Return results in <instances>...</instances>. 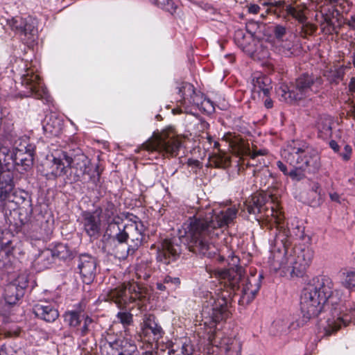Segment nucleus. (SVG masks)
Returning a JSON list of instances; mask_svg holds the SVG:
<instances>
[{"label": "nucleus", "mask_w": 355, "mask_h": 355, "mask_svg": "<svg viewBox=\"0 0 355 355\" xmlns=\"http://www.w3.org/2000/svg\"><path fill=\"white\" fill-rule=\"evenodd\" d=\"M270 222L275 225L272 228L271 251L274 252L270 261V268L279 272L281 276H300L312 262L314 251L309 245H299L294 249V254L288 255V249L298 240L309 241L304 234V227L284 221L279 212L270 210Z\"/></svg>", "instance_id": "nucleus-1"}, {"label": "nucleus", "mask_w": 355, "mask_h": 355, "mask_svg": "<svg viewBox=\"0 0 355 355\" xmlns=\"http://www.w3.org/2000/svg\"><path fill=\"white\" fill-rule=\"evenodd\" d=\"M237 213L234 207H217L199 213L182 224L178 231L179 240L193 253L211 258L217 249L210 240L233 223Z\"/></svg>", "instance_id": "nucleus-2"}, {"label": "nucleus", "mask_w": 355, "mask_h": 355, "mask_svg": "<svg viewBox=\"0 0 355 355\" xmlns=\"http://www.w3.org/2000/svg\"><path fill=\"white\" fill-rule=\"evenodd\" d=\"M223 293L217 299L210 298L205 301L201 312L202 320L205 326H209V344L211 345V353L218 355H241V343L236 338L222 337L220 332H216L214 327L219 322L225 320L230 314L228 303L230 297ZM208 353L211 349L208 348Z\"/></svg>", "instance_id": "nucleus-3"}, {"label": "nucleus", "mask_w": 355, "mask_h": 355, "mask_svg": "<svg viewBox=\"0 0 355 355\" xmlns=\"http://www.w3.org/2000/svg\"><path fill=\"white\" fill-rule=\"evenodd\" d=\"M340 289H334L330 277L320 275L312 278L302 291L300 309L303 318L309 320L317 317L331 303L337 304L342 299Z\"/></svg>", "instance_id": "nucleus-4"}, {"label": "nucleus", "mask_w": 355, "mask_h": 355, "mask_svg": "<svg viewBox=\"0 0 355 355\" xmlns=\"http://www.w3.org/2000/svg\"><path fill=\"white\" fill-rule=\"evenodd\" d=\"M216 277L220 281V284L224 287L230 288L231 291H222L214 296L211 293L206 295V300L209 301L210 298L217 299L222 294L226 293L230 297V305L232 293L233 295L239 296V303L241 305H247L250 304L257 295L261 285V280L263 278L262 274L257 275L256 272H251L249 276H244L242 268L234 270L231 269H218L215 271Z\"/></svg>", "instance_id": "nucleus-5"}, {"label": "nucleus", "mask_w": 355, "mask_h": 355, "mask_svg": "<svg viewBox=\"0 0 355 355\" xmlns=\"http://www.w3.org/2000/svg\"><path fill=\"white\" fill-rule=\"evenodd\" d=\"M282 159L293 168L287 176L293 181L299 182L304 178V171L315 172L320 167L318 152L304 141L293 140L282 150Z\"/></svg>", "instance_id": "nucleus-6"}, {"label": "nucleus", "mask_w": 355, "mask_h": 355, "mask_svg": "<svg viewBox=\"0 0 355 355\" xmlns=\"http://www.w3.org/2000/svg\"><path fill=\"white\" fill-rule=\"evenodd\" d=\"M144 230V226L140 220H129L126 223H119L118 218L108 225L106 232L110 238L119 243H127L126 252L120 255V257L125 258L128 254H133L141 246Z\"/></svg>", "instance_id": "nucleus-7"}, {"label": "nucleus", "mask_w": 355, "mask_h": 355, "mask_svg": "<svg viewBox=\"0 0 355 355\" xmlns=\"http://www.w3.org/2000/svg\"><path fill=\"white\" fill-rule=\"evenodd\" d=\"M19 220L22 225L28 226V232L31 239L36 241H46L49 239L53 232V223L46 217L39 214L32 218L31 205L28 207L19 208Z\"/></svg>", "instance_id": "nucleus-8"}, {"label": "nucleus", "mask_w": 355, "mask_h": 355, "mask_svg": "<svg viewBox=\"0 0 355 355\" xmlns=\"http://www.w3.org/2000/svg\"><path fill=\"white\" fill-rule=\"evenodd\" d=\"M101 297L105 301L114 302L119 308L146 297V292L135 282L123 283L114 289L104 291Z\"/></svg>", "instance_id": "nucleus-9"}, {"label": "nucleus", "mask_w": 355, "mask_h": 355, "mask_svg": "<svg viewBox=\"0 0 355 355\" xmlns=\"http://www.w3.org/2000/svg\"><path fill=\"white\" fill-rule=\"evenodd\" d=\"M322 84L320 78L309 74H303L296 79L295 85L284 86L282 89V97L288 103H293L310 97L318 91Z\"/></svg>", "instance_id": "nucleus-10"}, {"label": "nucleus", "mask_w": 355, "mask_h": 355, "mask_svg": "<svg viewBox=\"0 0 355 355\" xmlns=\"http://www.w3.org/2000/svg\"><path fill=\"white\" fill-rule=\"evenodd\" d=\"M11 143L7 139L0 137V157L2 159V170H8L13 175L12 169L21 166L26 171L33 164L34 152H20L10 150Z\"/></svg>", "instance_id": "nucleus-11"}, {"label": "nucleus", "mask_w": 355, "mask_h": 355, "mask_svg": "<svg viewBox=\"0 0 355 355\" xmlns=\"http://www.w3.org/2000/svg\"><path fill=\"white\" fill-rule=\"evenodd\" d=\"M11 143L7 139L0 137V157L2 159V170H8L13 175L12 169L21 166L26 171L33 164L34 152H20L10 150Z\"/></svg>", "instance_id": "nucleus-12"}, {"label": "nucleus", "mask_w": 355, "mask_h": 355, "mask_svg": "<svg viewBox=\"0 0 355 355\" xmlns=\"http://www.w3.org/2000/svg\"><path fill=\"white\" fill-rule=\"evenodd\" d=\"M180 146L181 141L173 131L164 132L161 136L142 144V147L149 152H158L171 157L178 155Z\"/></svg>", "instance_id": "nucleus-13"}, {"label": "nucleus", "mask_w": 355, "mask_h": 355, "mask_svg": "<svg viewBox=\"0 0 355 355\" xmlns=\"http://www.w3.org/2000/svg\"><path fill=\"white\" fill-rule=\"evenodd\" d=\"M4 23L12 31L20 36H24L28 40H33L37 33L36 20L29 16L25 18L19 16L8 19L1 18V25L3 26Z\"/></svg>", "instance_id": "nucleus-14"}, {"label": "nucleus", "mask_w": 355, "mask_h": 355, "mask_svg": "<svg viewBox=\"0 0 355 355\" xmlns=\"http://www.w3.org/2000/svg\"><path fill=\"white\" fill-rule=\"evenodd\" d=\"M70 167L74 175V181H91L96 183L99 179V174H97L96 177L94 175L96 171L93 169L89 159L84 154L77 155L71 158Z\"/></svg>", "instance_id": "nucleus-15"}, {"label": "nucleus", "mask_w": 355, "mask_h": 355, "mask_svg": "<svg viewBox=\"0 0 355 355\" xmlns=\"http://www.w3.org/2000/svg\"><path fill=\"white\" fill-rule=\"evenodd\" d=\"M21 84L28 89L24 96H31L45 101L47 103L50 101V96L46 89L43 86L40 76L35 73L32 70L27 69L26 73L22 76Z\"/></svg>", "instance_id": "nucleus-16"}, {"label": "nucleus", "mask_w": 355, "mask_h": 355, "mask_svg": "<svg viewBox=\"0 0 355 355\" xmlns=\"http://www.w3.org/2000/svg\"><path fill=\"white\" fill-rule=\"evenodd\" d=\"M266 198L262 195H256L252 197L251 200L248 201L246 205V208L249 214H262L263 217L266 218V221L268 223L270 229V232L271 233L272 228H275V225L270 222L271 212L270 210L273 209L274 211H278L283 217L284 221H285V218L284 214L275 206H271L270 209L266 207Z\"/></svg>", "instance_id": "nucleus-17"}, {"label": "nucleus", "mask_w": 355, "mask_h": 355, "mask_svg": "<svg viewBox=\"0 0 355 355\" xmlns=\"http://www.w3.org/2000/svg\"><path fill=\"white\" fill-rule=\"evenodd\" d=\"M96 260L88 254L80 255L78 260V269L83 282L89 284L93 282L96 274Z\"/></svg>", "instance_id": "nucleus-18"}, {"label": "nucleus", "mask_w": 355, "mask_h": 355, "mask_svg": "<svg viewBox=\"0 0 355 355\" xmlns=\"http://www.w3.org/2000/svg\"><path fill=\"white\" fill-rule=\"evenodd\" d=\"M182 252V247L175 240H165L162 248L157 252V259L164 264H169L175 261Z\"/></svg>", "instance_id": "nucleus-19"}, {"label": "nucleus", "mask_w": 355, "mask_h": 355, "mask_svg": "<svg viewBox=\"0 0 355 355\" xmlns=\"http://www.w3.org/2000/svg\"><path fill=\"white\" fill-rule=\"evenodd\" d=\"M71 157L64 152H62L56 157L52 155L50 173L55 177L62 176L67 173L68 168L71 166Z\"/></svg>", "instance_id": "nucleus-20"}, {"label": "nucleus", "mask_w": 355, "mask_h": 355, "mask_svg": "<svg viewBox=\"0 0 355 355\" xmlns=\"http://www.w3.org/2000/svg\"><path fill=\"white\" fill-rule=\"evenodd\" d=\"M194 87L190 83H183L178 88V94L180 96L179 102L186 113H191V107H194Z\"/></svg>", "instance_id": "nucleus-21"}, {"label": "nucleus", "mask_w": 355, "mask_h": 355, "mask_svg": "<svg viewBox=\"0 0 355 355\" xmlns=\"http://www.w3.org/2000/svg\"><path fill=\"white\" fill-rule=\"evenodd\" d=\"M82 223L84 230L89 237L97 238L101 230V220L98 216L94 213L84 212Z\"/></svg>", "instance_id": "nucleus-22"}, {"label": "nucleus", "mask_w": 355, "mask_h": 355, "mask_svg": "<svg viewBox=\"0 0 355 355\" xmlns=\"http://www.w3.org/2000/svg\"><path fill=\"white\" fill-rule=\"evenodd\" d=\"M33 313L37 318L49 322H54L59 315L55 306L47 302L35 304Z\"/></svg>", "instance_id": "nucleus-23"}, {"label": "nucleus", "mask_w": 355, "mask_h": 355, "mask_svg": "<svg viewBox=\"0 0 355 355\" xmlns=\"http://www.w3.org/2000/svg\"><path fill=\"white\" fill-rule=\"evenodd\" d=\"M251 83L253 94H258L260 97L261 94L263 96L270 94L272 85L271 80L268 77L259 73H254L252 77Z\"/></svg>", "instance_id": "nucleus-24"}, {"label": "nucleus", "mask_w": 355, "mask_h": 355, "mask_svg": "<svg viewBox=\"0 0 355 355\" xmlns=\"http://www.w3.org/2000/svg\"><path fill=\"white\" fill-rule=\"evenodd\" d=\"M55 256L59 257L58 249H46L42 251L33 261V266L37 270L48 268L53 263Z\"/></svg>", "instance_id": "nucleus-25"}, {"label": "nucleus", "mask_w": 355, "mask_h": 355, "mask_svg": "<svg viewBox=\"0 0 355 355\" xmlns=\"http://www.w3.org/2000/svg\"><path fill=\"white\" fill-rule=\"evenodd\" d=\"M350 314L352 315L350 318H348L347 315H345L343 316H338L336 319L334 318L332 319H328L327 327L326 328L327 334H331L333 332L338 331L342 325L346 326L352 318H355V302L354 304V307L350 308Z\"/></svg>", "instance_id": "nucleus-26"}, {"label": "nucleus", "mask_w": 355, "mask_h": 355, "mask_svg": "<svg viewBox=\"0 0 355 355\" xmlns=\"http://www.w3.org/2000/svg\"><path fill=\"white\" fill-rule=\"evenodd\" d=\"M11 242L0 241V269L7 268L11 264L13 258Z\"/></svg>", "instance_id": "nucleus-27"}, {"label": "nucleus", "mask_w": 355, "mask_h": 355, "mask_svg": "<svg viewBox=\"0 0 355 355\" xmlns=\"http://www.w3.org/2000/svg\"><path fill=\"white\" fill-rule=\"evenodd\" d=\"M333 120L329 116H321L318 121L319 137L323 139L329 138L332 134L331 125Z\"/></svg>", "instance_id": "nucleus-28"}, {"label": "nucleus", "mask_w": 355, "mask_h": 355, "mask_svg": "<svg viewBox=\"0 0 355 355\" xmlns=\"http://www.w3.org/2000/svg\"><path fill=\"white\" fill-rule=\"evenodd\" d=\"M99 209L100 214H101L102 217L107 220L108 225L111 223H114V219L119 218V221L121 220V218L116 216V208L114 204L111 201H104L101 207Z\"/></svg>", "instance_id": "nucleus-29"}, {"label": "nucleus", "mask_w": 355, "mask_h": 355, "mask_svg": "<svg viewBox=\"0 0 355 355\" xmlns=\"http://www.w3.org/2000/svg\"><path fill=\"white\" fill-rule=\"evenodd\" d=\"M109 347L116 352H123L125 350H129V345L134 344L128 341L127 339L121 338V337L114 338L112 336H109L106 338Z\"/></svg>", "instance_id": "nucleus-30"}, {"label": "nucleus", "mask_w": 355, "mask_h": 355, "mask_svg": "<svg viewBox=\"0 0 355 355\" xmlns=\"http://www.w3.org/2000/svg\"><path fill=\"white\" fill-rule=\"evenodd\" d=\"M144 328L146 330H150L153 334L154 340H159L162 337L163 331L162 327L156 322L155 316L149 315L146 318L144 321Z\"/></svg>", "instance_id": "nucleus-31"}, {"label": "nucleus", "mask_w": 355, "mask_h": 355, "mask_svg": "<svg viewBox=\"0 0 355 355\" xmlns=\"http://www.w3.org/2000/svg\"><path fill=\"white\" fill-rule=\"evenodd\" d=\"M23 296H18V289L15 286L9 283L5 288V306L15 304Z\"/></svg>", "instance_id": "nucleus-32"}, {"label": "nucleus", "mask_w": 355, "mask_h": 355, "mask_svg": "<svg viewBox=\"0 0 355 355\" xmlns=\"http://www.w3.org/2000/svg\"><path fill=\"white\" fill-rule=\"evenodd\" d=\"M275 44V49L279 53L286 57L293 55V43L289 38L283 40V42H277Z\"/></svg>", "instance_id": "nucleus-33"}, {"label": "nucleus", "mask_w": 355, "mask_h": 355, "mask_svg": "<svg viewBox=\"0 0 355 355\" xmlns=\"http://www.w3.org/2000/svg\"><path fill=\"white\" fill-rule=\"evenodd\" d=\"M64 321L71 327L76 328L81 324L83 319L80 313L76 311H69L64 314Z\"/></svg>", "instance_id": "nucleus-34"}, {"label": "nucleus", "mask_w": 355, "mask_h": 355, "mask_svg": "<svg viewBox=\"0 0 355 355\" xmlns=\"http://www.w3.org/2000/svg\"><path fill=\"white\" fill-rule=\"evenodd\" d=\"M82 319L83 320V325L76 327L75 330V334L80 338L85 337L89 334L93 323V320L88 315H83Z\"/></svg>", "instance_id": "nucleus-35"}, {"label": "nucleus", "mask_w": 355, "mask_h": 355, "mask_svg": "<svg viewBox=\"0 0 355 355\" xmlns=\"http://www.w3.org/2000/svg\"><path fill=\"white\" fill-rule=\"evenodd\" d=\"M218 259L223 262L226 261L228 264L235 265L239 262V258L234 255V252L228 249L227 246L220 250L217 255Z\"/></svg>", "instance_id": "nucleus-36"}, {"label": "nucleus", "mask_w": 355, "mask_h": 355, "mask_svg": "<svg viewBox=\"0 0 355 355\" xmlns=\"http://www.w3.org/2000/svg\"><path fill=\"white\" fill-rule=\"evenodd\" d=\"M15 147L12 151L35 152V146L30 144L29 139L26 137L19 138L15 141Z\"/></svg>", "instance_id": "nucleus-37"}, {"label": "nucleus", "mask_w": 355, "mask_h": 355, "mask_svg": "<svg viewBox=\"0 0 355 355\" xmlns=\"http://www.w3.org/2000/svg\"><path fill=\"white\" fill-rule=\"evenodd\" d=\"M193 352V346L190 342H185L181 347L174 346L169 351V355H191Z\"/></svg>", "instance_id": "nucleus-38"}, {"label": "nucleus", "mask_w": 355, "mask_h": 355, "mask_svg": "<svg viewBox=\"0 0 355 355\" xmlns=\"http://www.w3.org/2000/svg\"><path fill=\"white\" fill-rule=\"evenodd\" d=\"M286 12L287 15L292 16L300 24H304L306 21V17L304 14L303 10L299 7L288 5L286 8Z\"/></svg>", "instance_id": "nucleus-39"}, {"label": "nucleus", "mask_w": 355, "mask_h": 355, "mask_svg": "<svg viewBox=\"0 0 355 355\" xmlns=\"http://www.w3.org/2000/svg\"><path fill=\"white\" fill-rule=\"evenodd\" d=\"M150 3L162 10H164L171 14H173L176 9L177 6L173 0H149Z\"/></svg>", "instance_id": "nucleus-40"}, {"label": "nucleus", "mask_w": 355, "mask_h": 355, "mask_svg": "<svg viewBox=\"0 0 355 355\" xmlns=\"http://www.w3.org/2000/svg\"><path fill=\"white\" fill-rule=\"evenodd\" d=\"M28 279L25 275H19L14 281L10 282L18 289V296L24 295V290L28 286Z\"/></svg>", "instance_id": "nucleus-41"}, {"label": "nucleus", "mask_w": 355, "mask_h": 355, "mask_svg": "<svg viewBox=\"0 0 355 355\" xmlns=\"http://www.w3.org/2000/svg\"><path fill=\"white\" fill-rule=\"evenodd\" d=\"M43 130L46 133L55 135L60 132V123L58 122L57 124H55V119L50 117L46 123L43 125Z\"/></svg>", "instance_id": "nucleus-42"}, {"label": "nucleus", "mask_w": 355, "mask_h": 355, "mask_svg": "<svg viewBox=\"0 0 355 355\" xmlns=\"http://www.w3.org/2000/svg\"><path fill=\"white\" fill-rule=\"evenodd\" d=\"M343 276L342 284L349 290L355 288V271H347L343 273Z\"/></svg>", "instance_id": "nucleus-43"}, {"label": "nucleus", "mask_w": 355, "mask_h": 355, "mask_svg": "<svg viewBox=\"0 0 355 355\" xmlns=\"http://www.w3.org/2000/svg\"><path fill=\"white\" fill-rule=\"evenodd\" d=\"M268 151L265 149L263 150H254L252 153H250V159L252 162H259L260 165H263V166H266V162L264 159V158L261 157V159L256 161V158L259 156H263L266 155ZM252 166L255 165L254 163H250V164ZM256 165H257V163H256Z\"/></svg>", "instance_id": "nucleus-44"}, {"label": "nucleus", "mask_w": 355, "mask_h": 355, "mask_svg": "<svg viewBox=\"0 0 355 355\" xmlns=\"http://www.w3.org/2000/svg\"><path fill=\"white\" fill-rule=\"evenodd\" d=\"M211 164L214 165L216 168H225L228 164L230 160L225 156L220 155H215L212 157Z\"/></svg>", "instance_id": "nucleus-45"}, {"label": "nucleus", "mask_w": 355, "mask_h": 355, "mask_svg": "<svg viewBox=\"0 0 355 355\" xmlns=\"http://www.w3.org/2000/svg\"><path fill=\"white\" fill-rule=\"evenodd\" d=\"M116 318L124 328H126L132 323V315L128 312H119L116 315Z\"/></svg>", "instance_id": "nucleus-46"}, {"label": "nucleus", "mask_w": 355, "mask_h": 355, "mask_svg": "<svg viewBox=\"0 0 355 355\" xmlns=\"http://www.w3.org/2000/svg\"><path fill=\"white\" fill-rule=\"evenodd\" d=\"M273 33L275 42H283L284 37L286 34V28L282 25L277 24L274 26Z\"/></svg>", "instance_id": "nucleus-47"}, {"label": "nucleus", "mask_w": 355, "mask_h": 355, "mask_svg": "<svg viewBox=\"0 0 355 355\" xmlns=\"http://www.w3.org/2000/svg\"><path fill=\"white\" fill-rule=\"evenodd\" d=\"M272 328L276 329L277 334L286 333L288 329V324L284 320H275L272 323Z\"/></svg>", "instance_id": "nucleus-48"}, {"label": "nucleus", "mask_w": 355, "mask_h": 355, "mask_svg": "<svg viewBox=\"0 0 355 355\" xmlns=\"http://www.w3.org/2000/svg\"><path fill=\"white\" fill-rule=\"evenodd\" d=\"M199 110L207 113H211L214 111V103L210 99L204 97Z\"/></svg>", "instance_id": "nucleus-49"}, {"label": "nucleus", "mask_w": 355, "mask_h": 355, "mask_svg": "<svg viewBox=\"0 0 355 355\" xmlns=\"http://www.w3.org/2000/svg\"><path fill=\"white\" fill-rule=\"evenodd\" d=\"M311 191L314 192L318 196V200L313 202V205H320L322 202V195L321 189L318 183H314L311 187Z\"/></svg>", "instance_id": "nucleus-50"}, {"label": "nucleus", "mask_w": 355, "mask_h": 355, "mask_svg": "<svg viewBox=\"0 0 355 355\" xmlns=\"http://www.w3.org/2000/svg\"><path fill=\"white\" fill-rule=\"evenodd\" d=\"M164 283L166 284H172L177 287L180 285V280L178 277H173L167 275L164 278Z\"/></svg>", "instance_id": "nucleus-51"}, {"label": "nucleus", "mask_w": 355, "mask_h": 355, "mask_svg": "<svg viewBox=\"0 0 355 355\" xmlns=\"http://www.w3.org/2000/svg\"><path fill=\"white\" fill-rule=\"evenodd\" d=\"M352 150L351 146L349 145H345L344 148V151L340 153V156L345 161H347L349 159Z\"/></svg>", "instance_id": "nucleus-52"}, {"label": "nucleus", "mask_w": 355, "mask_h": 355, "mask_svg": "<svg viewBox=\"0 0 355 355\" xmlns=\"http://www.w3.org/2000/svg\"><path fill=\"white\" fill-rule=\"evenodd\" d=\"M203 98H204V96H203V95L202 94L197 93L195 91V94H194V99H195L194 107H196V108L199 109L200 105H201V104H202Z\"/></svg>", "instance_id": "nucleus-53"}, {"label": "nucleus", "mask_w": 355, "mask_h": 355, "mask_svg": "<svg viewBox=\"0 0 355 355\" xmlns=\"http://www.w3.org/2000/svg\"><path fill=\"white\" fill-rule=\"evenodd\" d=\"M262 99L263 101L264 106L267 109H270V108L272 107V106H273V101L270 98V94H268L267 96L262 95Z\"/></svg>", "instance_id": "nucleus-54"}, {"label": "nucleus", "mask_w": 355, "mask_h": 355, "mask_svg": "<svg viewBox=\"0 0 355 355\" xmlns=\"http://www.w3.org/2000/svg\"><path fill=\"white\" fill-rule=\"evenodd\" d=\"M248 10L250 14H257L260 10V6L257 4H250L248 6Z\"/></svg>", "instance_id": "nucleus-55"}, {"label": "nucleus", "mask_w": 355, "mask_h": 355, "mask_svg": "<svg viewBox=\"0 0 355 355\" xmlns=\"http://www.w3.org/2000/svg\"><path fill=\"white\" fill-rule=\"evenodd\" d=\"M277 166L284 173V175H288L289 171H288L286 166L282 161L277 162Z\"/></svg>", "instance_id": "nucleus-56"}, {"label": "nucleus", "mask_w": 355, "mask_h": 355, "mask_svg": "<svg viewBox=\"0 0 355 355\" xmlns=\"http://www.w3.org/2000/svg\"><path fill=\"white\" fill-rule=\"evenodd\" d=\"M262 5L263 6H267V7H269L267 10H266V14H268V13H273L275 15L277 14V11L276 10H272L271 8V6H272V1H266V2H263L262 3Z\"/></svg>", "instance_id": "nucleus-57"}, {"label": "nucleus", "mask_w": 355, "mask_h": 355, "mask_svg": "<svg viewBox=\"0 0 355 355\" xmlns=\"http://www.w3.org/2000/svg\"><path fill=\"white\" fill-rule=\"evenodd\" d=\"M349 87V90L351 92H355V77H354L351 79ZM353 115H354V117L355 118V106L354 107V109H353Z\"/></svg>", "instance_id": "nucleus-58"}, {"label": "nucleus", "mask_w": 355, "mask_h": 355, "mask_svg": "<svg viewBox=\"0 0 355 355\" xmlns=\"http://www.w3.org/2000/svg\"><path fill=\"white\" fill-rule=\"evenodd\" d=\"M284 5V1H272L271 8H281V7H283Z\"/></svg>", "instance_id": "nucleus-59"}, {"label": "nucleus", "mask_w": 355, "mask_h": 355, "mask_svg": "<svg viewBox=\"0 0 355 355\" xmlns=\"http://www.w3.org/2000/svg\"><path fill=\"white\" fill-rule=\"evenodd\" d=\"M347 25L352 29L355 30V15L351 16L350 19L347 22Z\"/></svg>", "instance_id": "nucleus-60"}, {"label": "nucleus", "mask_w": 355, "mask_h": 355, "mask_svg": "<svg viewBox=\"0 0 355 355\" xmlns=\"http://www.w3.org/2000/svg\"><path fill=\"white\" fill-rule=\"evenodd\" d=\"M329 197L332 201L340 202V196L337 193H330Z\"/></svg>", "instance_id": "nucleus-61"}, {"label": "nucleus", "mask_w": 355, "mask_h": 355, "mask_svg": "<svg viewBox=\"0 0 355 355\" xmlns=\"http://www.w3.org/2000/svg\"><path fill=\"white\" fill-rule=\"evenodd\" d=\"M329 146L335 152H337L339 150V146L335 141H331L329 142Z\"/></svg>", "instance_id": "nucleus-62"}, {"label": "nucleus", "mask_w": 355, "mask_h": 355, "mask_svg": "<svg viewBox=\"0 0 355 355\" xmlns=\"http://www.w3.org/2000/svg\"><path fill=\"white\" fill-rule=\"evenodd\" d=\"M164 284H165L164 282L163 283L158 282L156 284V287L159 291H165L166 289V287L165 286Z\"/></svg>", "instance_id": "nucleus-63"}, {"label": "nucleus", "mask_w": 355, "mask_h": 355, "mask_svg": "<svg viewBox=\"0 0 355 355\" xmlns=\"http://www.w3.org/2000/svg\"><path fill=\"white\" fill-rule=\"evenodd\" d=\"M8 315V313L6 311H5V312L0 311V315H1L3 319L5 318H6Z\"/></svg>", "instance_id": "nucleus-64"}]
</instances>
